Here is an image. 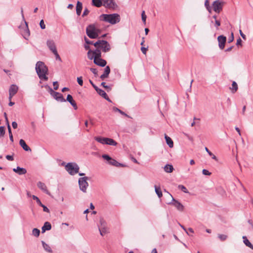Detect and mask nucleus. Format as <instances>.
<instances>
[{
  "instance_id": "nucleus-33",
  "label": "nucleus",
  "mask_w": 253,
  "mask_h": 253,
  "mask_svg": "<svg viewBox=\"0 0 253 253\" xmlns=\"http://www.w3.org/2000/svg\"><path fill=\"white\" fill-rule=\"evenodd\" d=\"M238 88V87L237 83L235 81H233L232 84V88H230V89L232 90V92L233 93L236 92Z\"/></svg>"
},
{
  "instance_id": "nucleus-32",
  "label": "nucleus",
  "mask_w": 253,
  "mask_h": 253,
  "mask_svg": "<svg viewBox=\"0 0 253 253\" xmlns=\"http://www.w3.org/2000/svg\"><path fill=\"white\" fill-rule=\"evenodd\" d=\"M99 230L101 236H104L108 232L107 226L103 227H100L99 226Z\"/></svg>"
},
{
  "instance_id": "nucleus-39",
  "label": "nucleus",
  "mask_w": 253,
  "mask_h": 253,
  "mask_svg": "<svg viewBox=\"0 0 253 253\" xmlns=\"http://www.w3.org/2000/svg\"><path fill=\"white\" fill-rule=\"evenodd\" d=\"M218 237L221 241H224L227 238V236L224 234H218Z\"/></svg>"
},
{
  "instance_id": "nucleus-51",
  "label": "nucleus",
  "mask_w": 253,
  "mask_h": 253,
  "mask_svg": "<svg viewBox=\"0 0 253 253\" xmlns=\"http://www.w3.org/2000/svg\"><path fill=\"white\" fill-rule=\"evenodd\" d=\"M84 41H85V43L88 45L93 44V42L89 40L86 37H84Z\"/></svg>"
},
{
  "instance_id": "nucleus-20",
  "label": "nucleus",
  "mask_w": 253,
  "mask_h": 253,
  "mask_svg": "<svg viewBox=\"0 0 253 253\" xmlns=\"http://www.w3.org/2000/svg\"><path fill=\"white\" fill-rule=\"evenodd\" d=\"M19 144L22 148L26 151H31V148L26 144L25 141L23 139H20Z\"/></svg>"
},
{
  "instance_id": "nucleus-43",
  "label": "nucleus",
  "mask_w": 253,
  "mask_h": 253,
  "mask_svg": "<svg viewBox=\"0 0 253 253\" xmlns=\"http://www.w3.org/2000/svg\"><path fill=\"white\" fill-rule=\"evenodd\" d=\"M5 129L4 126H0V137L3 136L5 134Z\"/></svg>"
},
{
  "instance_id": "nucleus-52",
  "label": "nucleus",
  "mask_w": 253,
  "mask_h": 253,
  "mask_svg": "<svg viewBox=\"0 0 253 253\" xmlns=\"http://www.w3.org/2000/svg\"><path fill=\"white\" fill-rule=\"evenodd\" d=\"M234 40V34L233 33H231V36L228 39V42L230 43Z\"/></svg>"
},
{
  "instance_id": "nucleus-14",
  "label": "nucleus",
  "mask_w": 253,
  "mask_h": 253,
  "mask_svg": "<svg viewBox=\"0 0 253 253\" xmlns=\"http://www.w3.org/2000/svg\"><path fill=\"white\" fill-rule=\"evenodd\" d=\"M37 186L38 188H39L41 190H42L43 192L45 193L46 194L50 195V193L49 191L47 190V187L45 184L41 181H39L37 183Z\"/></svg>"
},
{
  "instance_id": "nucleus-35",
  "label": "nucleus",
  "mask_w": 253,
  "mask_h": 253,
  "mask_svg": "<svg viewBox=\"0 0 253 253\" xmlns=\"http://www.w3.org/2000/svg\"><path fill=\"white\" fill-rule=\"evenodd\" d=\"M113 110L115 112H119L121 114L124 115V116H125L127 117H129V116L128 115H127L126 113H125L124 112L122 111V110H121L120 109H119V108L116 107H114L113 108Z\"/></svg>"
},
{
  "instance_id": "nucleus-53",
  "label": "nucleus",
  "mask_w": 253,
  "mask_h": 253,
  "mask_svg": "<svg viewBox=\"0 0 253 253\" xmlns=\"http://www.w3.org/2000/svg\"><path fill=\"white\" fill-rule=\"evenodd\" d=\"M147 49H148V47H145L142 46L141 48V50L142 52L144 54H146Z\"/></svg>"
},
{
  "instance_id": "nucleus-47",
  "label": "nucleus",
  "mask_w": 253,
  "mask_h": 253,
  "mask_svg": "<svg viewBox=\"0 0 253 253\" xmlns=\"http://www.w3.org/2000/svg\"><path fill=\"white\" fill-rule=\"evenodd\" d=\"M202 173L204 175H210L211 174V172H210L209 170L206 169H203Z\"/></svg>"
},
{
  "instance_id": "nucleus-24",
  "label": "nucleus",
  "mask_w": 253,
  "mask_h": 253,
  "mask_svg": "<svg viewBox=\"0 0 253 253\" xmlns=\"http://www.w3.org/2000/svg\"><path fill=\"white\" fill-rule=\"evenodd\" d=\"M92 4L97 7L103 5V1L101 0H92Z\"/></svg>"
},
{
  "instance_id": "nucleus-41",
  "label": "nucleus",
  "mask_w": 253,
  "mask_h": 253,
  "mask_svg": "<svg viewBox=\"0 0 253 253\" xmlns=\"http://www.w3.org/2000/svg\"><path fill=\"white\" fill-rule=\"evenodd\" d=\"M32 198L36 200L37 203H38V204L41 206V205H42V202H41L40 200L39 199V198L37 197L35 195H33L32 196Z\"/></svg>"
},
{
  "instance_id": "nucleus-34",
  "label": "nucleus",
  "mask_w": 253,
  "mask_h": 253,
  "mask_svg": "<svg viewBox=\"0 0 253 253\" xmlns=\"http://www.w3.org/2000/svg\"><path fill=\"white\" fill-rule=\"evenodd\" d=\"M107 144L108 145L116 146L117 144V143L113 139L107 138Z\"/></svg>"
},
{
  "instance_id": "nucleus-38",
  "label": "nucleus",
  "mask_w": 253,
  "mask_h": 253,
  "mask_svg": "<svg viewBox=\"0 0 253 253\" xmlns=\"http://www.w3.org/2000/svg\"><path fill=\"white\" fill-rule=\"evenodd\" d=\"M178 188L185 193H188V191L187 188L183 185H179L178 186Z\"/></svg>"
},
{
  "instance_id": "nucleus-45",
  "label": "nucleus",
  "mask_w": 253,
  "mask_h": 253,
  "mask_svg": "<svg viewBox=\"0 0 253 253\" xmlns=\"http://www.w3.org/2000/svg\"><path fill=\"white\" fill-rule=\"evenodd\" d=\"M77 82L79 85L82 86L83 85V80L82 77H79L77 78Z\"/></svg>"
},
{
  "instance_id": "nucleus-7",
  "label": "nucleus",
  "mask_w": 253,
  "mask_h": 253,
  "mask_svg": "<svg viewBox=\"0 0 253 253\" xmlns=\"http://www.w3.org/2000/svg\"><path fill=\"white\" fill-rule=\"evenodd\" d=\"M87 57L90 60L100 58L101 57V51L99 49H96L93 51L89 50L87 52Z\"/></svg>"
},
{
  "instance_id": "nucleus-22",
  "label": "nucleus",
  "mask_w": 253,
  "mask_h": 253,
  "mask_svg": "<svg viewBox=\"0 0 253 253\" xmlns=\"http://www.w3.org/2000/svg\"><path fill=\"white\" fill-rule=\"evenodd\" d=\"M83 9L82 3L79 1H77L76 6V13L78 15H80Z\"/></svg>"
},
{
  "instance_id": "nucleus-17",
  "label": "nucleus",
  "mask_w": 253,
  "mask_h": 253,
  "mask_svg": "<svg viewBox=\"0 0 253 253\" xmlns=\"http://www.w3.org/2000/svg\"><path fill=\"white\" fill-rule=\"evenodd\" d=\"M13 170L19 175L25 174L27 172V170L25 168H21L20 167H17L16 168H14Z\"/></svg>"
},
{
  "instance_id": "nucleus-3",
  "label": "nucleus",
  "mask_w": 253,
  "mask_h": 253,
  "mask_svg": "<svg viewBox=\"0 0 253 253\" xmlns=\"http://www.w3.org/2000/svg\"><path fill=\"white\" fill-rule=\"evenodd\" d=\"M86 33L90 39H96L98 37L100 30L96 27L95 24H90L86 28Z\"/></svg>"
},
{
  "instance_id": "nucleus-27",
  "label": "nucleus",
  "mask_w": 253,
  "mask_h": 253,
  "mask_svg": "<svg viewBox=\"0 0 253 253\" xmlns=\"http://www.w3.org/2000/svg\"><path fill=\"white\" fill-rule=\"evenodd\" d=\"M164 170L166 172L170 173L173 170V167L171 165L167 164L164 167Z\"/></svg>"
},
{
  "instance_id": "nucleus-6",
  "label": "nucleus",
  "mask_w": 253,
  "mask_h": 253,
  "mask_svg": "<svg viewBox=\"0 0 253 253\" xmlns=\"http://www.w3.org/2000/svg\"><path fill=\"white\" fill-rule=\"evenodd\" d=\"M224 2L220 0H216L213 1L212 4V7L214 11L219 13L222 10Z\"/></svg>"
},
{
  "instance_id": "nucleus-61",
  "label": "nucleus",
  "mask_w": 253,
  "mask_h": 253,
  "mask_svg": "<svg viewBox=\"0 0 253 253\" xmlns=\"http://www.w3.org/2000/svg\"><path fill=\"white\" fill-rule=\"evenodd\" d=\"M8 133H9V135L10 136L11 135H12V132H11V127H10V126L9 125V124H8Z\"/></svg>"
},
{
  "instance_id": "nucleus-42",
  "label": "nucleus",
  "mask_w": 253,
  "mask_h": 253,
  "mask_svg": "<svg viewBox=\"0 0 253 253\" xmlns=\"http://www.w3.org/2000/svg\"><path fill=\"white\" fill-rule=\"evenodd\" d=\"M53 53L54 54L55 56L56 60H58L60 62H62V59L60 57L59 54L58 53L57 50L55 52H53Z\"/></svg>"
},
{
  "instance_id": "nucleus-2",
  "label": "nucleus",
  "mask_w": 253,
  "mask_h": 253,
  "mask_svg": "<svg viewBox=\"0 0 253 253\" xmlns=\"http://www.w3.org/2000/svg\"><path fill=\"white\" fill-rule=\"evenodd\" d=\"M101 21L107 22L111 24H115L120 21V16L117 13L111 14H102L99 16Z\"/></svg>"
},
{
  "instance_id": "nucleus-25",
  "label": "nucleus",
  "mask_w": 253,
  "mask_h": 253,
  "mask_svg": "<svg viewBox=\"0 0 253 253\" xmlns=\"http://www.w3.org/2000/svg\"><path fill=\"white\" fill-rule=\"evenodd\" d=\"M107 138L101 137H96L95 138V140H96L97 142H98L102 144H107Z\"/></svg>"
},
{
  "instance_id": "nucleus-54",
  "label": "nucleus",
  "mask_w": 253,
  "mask_h": 253,
  "mask_svg": "<svg viewBox=\"0 0 253 253\" xmlns=\"http://www.w3.org/2000/svg\"><path fill=\"white\" fill-rule=\"evenodd\" d=\"M91 72L96 76L97 75V71L95 68H90V69Z\"/></svg>"
},
{
  "instance_id": "nucleus-37",
  "label": "nucleus",
  "mask_w": 253,
  "mask_h": 253,
  "mask_svg": "<svg viewBox=\"0 0 253 253\" xmlns=\"http://www.w3.org/2000/svg\"><path fill=\"white\" fill-rule=\"evenodd\" d=\"M99 225L98 226H100V227H103L106 226V222L104 220L103 218H100L99 220Z\"/></svg>"
},
{
  "instance_id": "nucleus-40",
  "label": "nucleus",
  "mask_w": 253,
  "mask_h": 253,
  "mask_svg": "<svg viewBox=\"0 0 253 253\" xmlns=\"http://www.w3.org/2000/svg\"><path fill=\"white\" fill-rule=\"evenodd\" d=\"M205 150L207 152V153L209 154L210 156L212 157V158L214 160H216V156L213 155L207 147H205Z\"/></svg>"
},
{
  "instance_id": "nucleus-8",
  "label": "nucleus",
  "mask_w": 253,
  "mask_h": 253,
  "mask_svg": "<svg viewBox=\"0 0 253 253\" xmlns=\"http://www.w3.org/2000/svg\"><path fill=\"white\" fill-rule=\"evenodd\" d=\"M49 92L50 94L53 97V98L57 101L63 102L66 101V99H64L62 94L56 92L53 90V89L49 86H48Z\"/></svg>"
},
{
  "instance_id": "nucleus-44",
  "label": "nucleus",
  "mask_w": 253,
  "mask_h": 253,
  "mask_svg": "<svg viewBox=\"0 0 253 253\" xmlns=\"http://www.w3.org/2000/svg\"><path fill=\"white\" fill-rule=\"evenodd\" d=\"M100 42H101V40H98L95 42H93V44L94 46L96 48V49H99V45L101 43Z\"/></svg>"
},
{
  "instance_id": "nucleus-5",
  "label": "nucleus",
  "mask_w": 253,
  "mask_h": 253,
  "mask_svg": "<svg viewBox=\"0 0 253 253\" xmlns=\"http://www.w3.org/2000/svg\"><path fill=\"white\" fill-rule=\"evenodd\" d=\"M88 179V177L86 176L81 177L79 179L80 189L84 193H85L86 192V189L88 186V183L87 182V180Z\"/></svg>"
},
{
  "instance_id": "nucleus-56",
  "label": "nucleus",
  "mask_w": 253,
  "mask_h": 253,
  "mask_svg": "<svg viewBox=\"0 0 253 253\" xmlns=\"http://www.w3.org/2000/svg\"><path fill=\"white\" fill-rule=\"evenodd\" d=\"M53 86H54V89L55 90H57L58 88V82L57 81L56 82H54L53 83Z\"/></svg>"
},
{
  "instance_id": "nucleus-1",
  "label": "nucleus",
  "mask_w": 253,
  "mask_h": 253,
  "mask_svg": "<svg viewBox=\"0 0 253 253\" xmlns=\"http://www.w3.org/2000/svg\"><path fill=\"white\" fill-rule=\"evenodd\" d=\"M36 70L40 79L43 80L44 81H47L48 80V78L46 76L48 69L43 62H37L36 65Z\"/></svg>"
},
{
  "instance_id": "nucleus-13",
  "label": "nucleus",
  "mask_w": 253,
  "mask_h": 253,
  "mask_svg": "<svg viewBox=\"0 0 253 253\" xmlns=\"http://www.w3.org/2000/svg\"><path fill=\"white\" fill-rule=\"evenodd\" d=\"M46 44L48 48L52 53L55 52V51H57L55 42L53 40H47L46 42Z\"/></svg>"
},
{
  "instance_id": "nucleus-21",
  "label": "nucleus",
  "mask_w": 253,
  "mask_h": 253,
  "mask_svg": "<svg viewBox=\"0 0 253 253\" xmlns=\"http://www.w3.org/2000/svg\"><path fill=\"white\" fill-rule=\"evenodd\" d=\"M51 229V225L50 222L46 221L44 223L43 226L42 228V232L44 233L46 230H50Z\"/></svg>"
},
{
  "instance_id": "nucleus-64",
  "label": "nucleus",
  "mask_w": 253,
  "mask_h": 253,
  "mask_svg": "<svg viewBox=\"0 0 253 253\" xmlns=\"http://www.w3.org/2000/svg\"><path fill=\"white\" fill-rule=\"evenodd\" d=\"M205 6L206 8L210 6L209 0H206V1L205 2Z\"/></svg>"
},
{
  "instance_id": "nucleus-58",
  "label": "nucleus",
  "mask_w": 253,
  "mask_h": 253,
  "mask_svg": "<svg viewBox=\"0 0 253 253\" xmlns=\"http://www.w3.org/2000/svg\"><path fill=\"white\" fill-rule=\"evenodd\" d=\"M220 25V22L218 20H215V26L216 27V29H218V27Z\"/></svg>"
},
{
  "instance_id": "nucleus-49",
  "label": "nucleus",
  "mask_w": 253,
  "mask_h": 253,
  "mask_svg": "<svg viewBox=\"0 0 253 253\" xmlns=\"http://www.w3.org/2000/svg\"><path fill=\"white\" fill-rule=\"evenodd\" d=\"M40 26L42 29H44L45 28V25L44 23L43 20H41L40 22Z\"/></svg>"
},
{
  "instance_id": "nucleus-31",
  "label": "nucleus",
  "mask_w": 253,
  "mask_h": 253,
  "mask_svg": "<svg viewBox=\"0 0 253 253\" xmlns=\"http://www.w3.org/2000/svg\"><path fill=\"white\" fill-rule=\"evenodd\" d=\"M108 163L112 166H116V167H119V166L122 165L121 164L119 163L116 160H115L112 158H111V160L110 161V162Z\"/></svg>"
},
{
  "instance_id": "nucleus-26",
  "label": "nucleus",
  "mask_w": 253,
  "mask_h": 253,
  "mask_svg": "<svg viewBox=\"0 0 253 253\" xmlns=\"http://www.w3.org/2000/svg\"><path fill=\"white\" fill-rule=\"evenodd\" d=\"M244 243L248 247L253 250V245L249 241L246 236L243 237Z\"/></svg>"
},
{
  "instance_id": "nucleus-57",
  "label": "nucleus",
  "mask_w": 253,
  "mask_h": 253,
  "mask_svg": "<svg viewBox=\"0 0 253 253\" xmlns=\"http://www.w3.org/2000/svg\"><path fill=\"white\" fill-rule=\"evenodd\" d=\"M89 12V11L87 8H85L84 11L82 16L84 17V16L88 15Z\"/></svg>"
},
{
  "instance_id": "nucleus-9",
  "label": "nucleus",
  "mask_w": 253,
  "mask_h": 253,
  "mask_svg": "<svg viewBox=\"0 0 253 253\" xmlns=\"http://www.w3.org/2000/svg\"><path fill=\"white\" fill-rule=\"evenodd\" d=\"M100 43L99 45L100 50L101 49L104 52H108L110 50V45L106 41L101 40Z\"/></svg>"
},
{
  "instance_id": "nucleus-29",
  "label": "nucleus",
  "mask_w": 253,
  "mask_h": 253,
  "mask_svg": "<svg viewBox=\"0 0 253 253\" xmlns=\"http://www.w3.org/2000/svg\"><path fill=\"white\" fill-rule=\"evenodd\" d=\"M155 192L158 195L159 198H161L163 196L162 192L161 191V188L160 187H158L156 185L154 186Z\"/></svg>"
},
{
  "instance_id": "nucleus-55",
  "label": "nucleus",
  "mask_w": 253,
  "mask_h": 253,
  "mask_svg": "<svg viewBox=\"0 0 253 253\" xmlns=\"http://www.w3.org/2000/svg\"><path fill=\"white\" fill-rule=\"evenodd\" d=\"M6 159L7 160L10 161H12L14 160L13 157L12 156H10V155H6Z\"/></svg>"
},
{
  "instance_id": "nucleus-36",
  "label": "nucleus",
  "mask_w": 253,
  "mask_h": 253,
  "mask_svg": "<svg viewBox=\"0 0 253 253\" xmlns=\"http://www.w3.org/2000/svg\"><path fill=\"white\" fill-rule=\"evenodd\" d=\"M40 231L38 228H34L32 230V234L34 236L38 237L39 236Z\"/></svg>"
},
{
  "instance_id": "nucleus-19",
  "label": "nucleus",
  "mask_w": 253,
  "mask_h": 253,
  "mask_svg": "<svg viewBox=\"0 0 253 253\" xmlns=\"http://www.w3.org/2000/svg\"><path fill=\"white\" fill-rule=\"evenodd\" d=\"M110 73V68L109 66H107L104 69V73L101 75L100 78L103 80L105 78H107L109 76V74Z\"/></svg>"
},
{
  "instance_id": "nucleus-60",
  "label": "nucleus",
  "mask_w": 253,
  "mask_h": 253,
  "mask_svg": "<svg viewBox=\"0 0 253 253\" xmlns=\"http://www.w3.org/2000/svg\"><path fill=\"white\" fill-rule=\"evenodd\" d=\"M239 33H240V34L241 35V36L242 37V38L243 39H246V35L245 34H243V33L242 32V30H239Z\"/></svg>"
},
{
  "instance_id": "nucleus-46",
  "label": "nucleus",
  "mask_w": 253,
  "mask_h": 253,
  "mask_svg": "<svg viewBox=\"0 0 253 253\" xmlns=\"http://www.w3.org/2000/svg\"><path fill=\"white\" fill-rule=\"evenodd\" d=\"M102 158L104 159L107 160L108 162V163L110 162V161L111 159V158L109 155H106V154L103 155Z\"/></svg>"
},
{
  "instance_id": "nucleus-4",
  "label": "nucleus",
  "mask_w": 253,
  "mask_h": 253,
  "mask_svg": "<svg viewBox=\"0 0 253 253\" xmlns=\"http://www.w3.org/2000/svg\"><path fill=\"white\" fill-rule=\"evenodd\" d=\"M79 169V167L75 163H68L65 166L66 170L72 175L78 173Z\"/></svg>"
},
{
  "instance_id": "nucleus-15",
  "label": "nucleus",
  "mask_w": 253,
  "mask_h": 253,
  "mask_svg": "<svg viewBox=\"0 0 253 253\" xmlns=\"http://www.w3.org/2000/svg\"><path fill=\"white\" fill-rule=\"evenodd\" d=\"M93 62L95 64L100 67H105L107 64L105 60L102 59L101 57L94 59Z\"/></svg>"
},
{
  "instance_id": "nucleus-59",
  "label": "nucleus",
  "mask_w": 253,
  "mask_h": 253,
  "mask_svg": "<svg viewBox=\"0 0 253 253\" xmlns=\"http://www.w3.org/2000/svg\"><path fill=\"white\" fill-rule=\"evenodd\" d=\"M89 82L90 84L92 85V86L93 87V88L95 89V90H96L97 89V88H98V87L93 84V82L91 80H89Z\"/></svg>"
},
{
  "instance_id": "nucleus-62",
  "label": "nucleus",
  "mask_w": 253,
  "mask_h": 253,
  "mask_svg": "<svg viewBox=\"0 0 253 253\" xmlns=\"http://www.w3.org/2000/svg\"><path fill=\"white\" fill-rule=\"evenodd\" d=\"M12 126L13 128L15 129L17 127V124L16 122H13L12 123Z\"/></svg>"
},
{
  "instance_id": "nucleus-48",
  "label": "nucleus",
  "mask_w": 253,
  "mask_h": 253,
  "mask_svg": "<svg viewBox=\"0 0 253 253\" xmlns=\"http://www.w3.org/2000/svg\"><path fill=\"white\" fill-rule=\"evenodd\" d=\"M142 20L143 22L145 23L146 19V16L145 14V11H143L141 14Z\"/></svg>"
},
{
  "instance_id": "nucleus-30",
  "label": "nucleus",
  "mask_w": 253,
  "mask_h": 253,
  "mask_svg": "<svg viewBox=\"0 0 253 253\" xmlns=\"http://www.w3.org/2000/svg\"><path fill=\"white\" fill-rule=\"evenodd\" d=\"M96 91L100 96H101L104 98L107 97V94L103 90L98 88Z\"/></svg>"
},
{
  "instance_id": "nucleus-11",
  "label": "nucleus",
  "mask_w": 253,
  "mask_h": 253,
  "mask_svg": "<svg viewBox=\"0 0 253 253\" xmlns=\"http://www.w3.org/2000/svg\"><path fill=\"white\" fill-rule=\"evenodd\" d=\"M226 40V37L223 35H220L218 37L217 41L218 42V46L220 49H223L224 48Z\"/></svg>"
},
{
  "instance_id": "nucleus-16",
  "label": "nucleus",
  "mask_w": 253,
  "mask_h": 253,
  "mask_svg": "<svg viewBox=\"0 0 253 253\" xmlns=\"http://www.w3.org/2000/svg\"><path fill=\"white\" fill-rule=\"evenodd\" d=\"M66 101H68L71 104V105L73 107L75 110H77L78 109L77 104L75 100L73 99V97L71 95H67Z\"/></svg>"
},
{
  "instance_id": "nucleus-50",
  "label": "nucleus",
  "mask_w": 253,
  "mask_h": 253,
  "mask_svg": "<svg viewBox=\"0 0 253 253\" xmlns=\"http://www.w3.org/2000/svg\"><path fill=\"white\" fill-rule=\"evenodd\" d=\"M41 207L43 208V211H44L48 212V213L49 212V209L45 206H44V205L42 204V205H41Z\"/></svg>"
},
{
  "instance_id": "nucleus-23",
  "label": "nucleus",
  "mask_w": 253,
  "mask_h": 253,
  "mask_svg": "<svg viewBox=\"0 0 253 253\" xmlns=\"http://www.w3.org/2000/svg\"><path fill=\"white\" fill-rule=\"evenodd\" d=\"M165 138L167 142V144L169 145L170 148L173 147V142L172 139L168 135L165 134Z\"/></svg>"
},
{
  "instance_id": "nucleus-63",
  "label": "nucleus",
  "mask_w": 253,
  "mask_h": 253,
  "mask_svg": "<svg viewBox=\"0 0 253 253\" xmlns=\"http://www.w3.org/2000/svg\"><path fill=\"white\" fill-rule=\"evenodd\" d=\"M242 42V41L241 39L240 38H239L237 40L236 44L237 45H241Z\"/></svg>"
},
{
  "instance_id": "nucleus-10",
  "label": "nucleus",
  "mask_w": 253,
  "mask_h": 253,
  "mask_svg": "<svg viewBox=\"0 0 253 253\" xmlns=\"http://www.w3.org/2000/svg\"><path fill=\"white\" fill-rule=\"evenodd\" d=\"M103 6L106 8L114 9L117 5L113 0H102Z\"/></svg>"
},
{
  "instance_id": "nucleus-18",
  "label": "nucleus",
  "mask_w": 253,
  "mask_h": 253,
  "mask_svg": "<svg viewBox=\"0 0 253 253\" xmlns=\"http://www.w3.org/2000/svg\"><path fill=\"white\" fill-rule=\"evenodd\" d=\"M18 90V87L15 84H12L10 85L9 89V94L11 95H15Z\"/></svg>"
},
{
  "instance_id": "nucleus-12",
  "label": "nucleus",
  "mask_w": 253,
  "mask_h": 253,
  "mask_svg": "<svg viewBox=\"0 0 253 253\" xmlns=\"http://www.w3.org/2000/svg\"><path fill=\"white\" fill-rule=\"evenodd\" d=\"M169 204L173 205L177 210L182 211L184 210V206L182 205L180 202L178 201L175 200L173 197L172 199V202L169 203Z\"/></svg>"
},
{
  "instance_id": "nucleus-28",
  "label": "nucleus",
  "mask_w": 253,
  "mask_h": 253,
  "mask_svg": "<svg viewBox=\"0 0 253 253\" xmlns=\"http://www.w3.org/2000/svg\"><path fill=\"white\" fill-rule=\"evenodd\" d=\"M43 249L48 253H52V250L50 246L46 244L44 241L42 242Z\"/></svg>"
}]
</instances>
